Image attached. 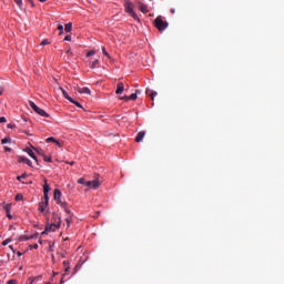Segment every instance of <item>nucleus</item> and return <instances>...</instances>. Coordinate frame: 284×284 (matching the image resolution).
Returning a JSON list of instances; mask_svg holds the SVG:
<instances>
[{
	"label": "nucleus",
	"mask_w": 284,
	"mask_h": 284,
	"mask_svg": "<svg viewBox=\"0 0 284 284\" xmlns=\"http://www.w3.org/2000/svg\"><path fill=\"white\" fill-rule=\"evenodd\" d=\"M154 26H155V28H158V30H166V28L169 26V21H164L162 14H159L154 19Z\"/></svg>",
	"instance_id": "obj_1"
},
{
	"label": "nucleus",
	"mask_w": 284,
	"mask_h": 284,
	"mask_svg": "<svg viewBox=\"0 0 284 284\" xmlns=\"http://www.w3.org/2000/svg\"><path fill=\"white\" fill-rule=\"evenodd\" d=\"M29 104L31 109H33V111H36V113H38L39 115H42L43 118L50 116V114L44 109H41L40 106H38L36 102L30 101Z\"/></svg>",
	"instance_id": "obj_2"
},
{
	"label": "nucleus",
	"mask_w": 284,
	"mask_h": 284,
	"mask_svg": "<svg viewBox=\"0 0 284 284\" xmlns=\"http://www.w3.org/2000/svg\"><path fill=\"white\" fill-rule=\"evenodd\" d=\"M125 11L129 12L134 19H138L139 16L134 12V3L132 1H125Z\"/></svg>",
	"instance_id": "obj_3"
},
{
	"label": "nucleus",
	"mask_w": 284,
	"mask_h": 284,
	"mask_svg": "<svg viewBox=\"0 0 284 284\" xmlns=\"http://www.w3.org/2000/svg\"><path fill=\"white\" fill-rule=\"evenodd\" d=\"M101 181L99 179H93V181H87V187L92 190H98L100 187Z\"/></svg>",
	"instance_id": "obj_4"
},
{
	"label": "nucleus",
	"mask_w": 284,
	"mask_h": 284,
	"mask_svg": "<svg viewBox=\"0 0 284 284\" xmlns=\"http://www.w3.org/2000/svg\"><path fill=\"white\" fill-rule=\"evenodd\" d=\"M61 219L58 217V223L54 221V223H51V225L45 226V232H55L58 227H60Z\"/></svg>",
	"instance_id": "obj_5"
},
{
	"label": "nucleus",
	"mask_w": 284,
	"mask_h": 284,
	"mask_svg": "<svg viewBox=\"0 0 284 284\" xmlns=\"http://www.w3.org/2000/svg\"><path fill=\"white\" fill-rule=\"evenodd\" d=\"M62 192L59 189L54 190V201H57L58 205L62 207L63 201H61Z\"/></svg>",
	"instance_id": "obj_6"
},
{
	"label": "nucleus",
	"mask_w": 284,
	"mask_h": 284,
	"mask_svg": "<svg viewBox=\"0 0 284 284\" xmlns=\"http://www.w3.org/2000/svg\"><path fill=\"white\" fill-rule=\"evenodd\" d=\"M78 92L91 95V89H89V87H78Z\"/></svg>",
	"instance_id": "obj_7"
},
{
	"label": "nucleus",
	"mask_w": 284,
	"mask_h": 284,
	"mask_svg": "<svg viewBox=\"0 0 284 284\" xmlns=\"http://www.w3.org/2000/svg\"><path fill=\"white\" fill-rule=\"evenodd\" d=\"M45 141L47 142H55V144H58V146H62V142H60V140H57V138H54L53 135H51L50 138H47Z\"/></svg>",
	"instance_id": "obj_8"
},
{
	"label": "nucleus",
	"mask_w": 284,
	"mask_h": 284,
	"mask_svg": "<svg viewBox=\"0 0 284 284\" xmlns=\"http://www.w3.org/2000/svg\"><path fill=\"white\" fill-rule=\"evenodd\" d=\"M123 91H124V84H123V82H119L118 85H116L115 93L121 94V93H123Z\"/></svg>",
	"instance_id": "obj_9"
},
{
	"label": "nucleus",
	"mask_w": 284,
	"mask_h": 284,
	"mask_svg": "<svg viewBox=\"0 0 284 284\" xmlns=\"http://www.w3.org/2000/svg\"><path fill=\"white\" fill-rule=\"evenodd\" d=\"M27 152H28L29 156H31V159H33L36 161V163H39V160L32 149H28Z\"/></svg>",
	"instance_id": "obj_10"
},
{
	"label": "nucleus",
	"mask_w": 284,
	"mask_h": 284,
	"mask_svg": "<svg viewBox=\"0 0 284 284\" xmlns=\"http://www.w3.org/2000/svg\"><path fill=\"white\" fill-rule=\"evenodd\" d=\"M138 98V93H131V95H124L123 98H121V100H136Z\"/></svg>",
	"instance_id": "obj_11"
},
{
	"label": "nucleus",
	"mask_w": 284,
	"mask_h": 284,
	"mask_svg": "<svg viewBox=\"0 0 284 284\" xmlns=\"http://www.w3.org/2000/svg\"><path fill=\"white\" fill-rule=\"evenodd\" d=\"M146 95H151V100L158 95V91H152V89H146Z\"/></svg>",
	"instance_id": "obj_12"
},
{
	"label": "nucleus",
	"mask_w": 284,
	"mask_h": 284,
	"mask_svg": "<svg viewBox=\"0 0 284 284\" xmlns=\"http://www.w3.org/2000/svg\"><path fill=\"white\" fill-rule=\"evenodd\" d=\"M144 136H145V131H139V133L135 138L136 142H142Z\"/></svg>",
	"instance_id": "obj_13"
},
{
	"label": "nucleus",
	"mask_w": 284,
	"mask_h": 284,
	"mask_svg": "<svg viewBox=\"0 0 284 284\" xmlns=\"http://www.w3.org/2000/svg\"><path fill=\"white\" fill-rule=\"evenodd\" d=\"M4 210H6V213H7L8 219L11 220V219H12L11 205H10V204L4 205Z\"/></svg>",
	"instance_id": "obj_14"
},
{
	"label": "nucleus",
	"mask_w": 284,
	"mask_h": 284,
	"mask_svg": "<svg viewBox=\"0 0 284 284\" xmlns=\"http://www.w3.org/2000/svg\"><path fill=\"white\" fill-rule=\"evenodd\" d=\"M22 163H26V165H29V168H32V160L30 158H21Z\"/></svg>",
	"instance_id": "obj_15"
},
{
	"label": "nucleus",
	"mask_w": 284,
	"mask_h": 284,
	"mask_svg": "<svg viewBox=\"0 0 284 284\" xmlns=\"http://www.w3.org/2000/svg\"><path fill=\"white\" fill-rule=\"evenodd\" d=\"M61 91H62V93H63V95H64V98H65L67 100H70V102H74V101H73V98H71V97L69 95V93H68V91H65V89H61Z\"/></svg>",
	"instance_id": "obj_16"
},
{
	"label": "nucleus",
	"mask_w": 284,
	"mask_h": 284,
	"mask_svg": "<svg viewBox=\"0 0 284 284\" xmlns=\"http://www.w3.org/2000/svg\"><path fill=\"white\" fill-rule=\"evenodd\" d=\"M65 221H67L68 227H70V225H71V223H72V221H73V214H72V212H70V214H69V216H67Z\"/></svg>",
	"instance_id": "obj_17"
},
{
	"label": "nucleus",
	"mask_w": 284,
	"mask_h": 284,
	"mask_svg": "<svg viewBox=\"0 0 284 284\" xmlns=\"http://www.w3.org/2000/svg\"><path fill=\"white\" fill-rule=\"evenodd\" d=\"M140 10L142 12H149V6L146 3H140Z\"/></svg>",
	"instance_id": "obj_18"
},
{
	"label": "nucleus",
	"mask_w": 284,
	"mask_h": 284,
	"mask_svg": "<svg viewBox=\"0 0 284 284\" xmlns=\"http://www.w3.org/2000/svg\"><path fill=\"white\" fill-rule=\"evenodd\" d=\"M38 234H32L31 236H21L20 241H29L30 239H37Z\"/></svg>",
	"instance_id": "obj_19"
},
{
	"label": "nucleus",
	"mask_w": 284,
	"mask_h": 284,
	"mask_svg": "<svg viewBox=\"0 0 284 284\" xmlns=\"http://www.w3.org/2000/svg\"><path fill=\"white\" fill-rule=\"evenodd\" d=\"M39 210H40V212H45V210H47L45 201H42L41 203H39Z\"/></svg>",
	"instance_id": "obj_20"
},
{
	"label": "nucleus",
	"mask_w": 284,
	"mask_h": 284,
	"mask_svg": "<svg viewBox=\"0 0 284 284\" xmlns=\"http://www.w3.org/2000/svg\"><path fill=\"white\" fill-rule=\"evenodd\" d=\"M61 207H63V209H64V211L67 212V214H68V215H70V214H71V210H69V207H68V203H65V202L61 203Z\"/></svg>",
	"instance_id": "obj_21"
},
{
	"label": "nucleus",
	"mask_w": 284,
	"mask_h": 284,
	"mask_svg": "<svg viewBox=\"0 0 284 284\" xmlns=\"http://www.w3.org/2000/svg\"><path fill=\"white\" fill-rule=\"evenodd\" d=\"M50 192V185L48 183V181L44 182V185H43V193H48L49 194Z\"/></svg>",
	"instance_id": "obj_22"
},
{
	"label": "nucleus",
	"mask_w": 284,
	"mask_h": 284,
	"mask_svg": "<svg viewBox=\"0 0 284 284\" xmlns=\"http://www.w3.org/2000/svg\"><path fill=\"white\" fill-rule=\"evenodd\" d=\"M49 201H50L49 193H44V206H45V209L49 205Z\"/></svg>",
	"instance_id": "obj_23"
},
{
	"label": "nucleus",
	"mask_w": 284,
	"mask_h": 284,
	"mask_svg": "<svg viewBox=\"0 0 284 284\" xmlns=\"http://www.w3.org/2000/svg\"><path fill=\"white\" fill-rule=\"evenodd\" d=\"M71 30H72V22L69 21V23L65 24V31H67V32H71Z\"/></svg>",
	"instance_id": "obj_24"
},
{
	"label": "nucleus",
	"mask_w": 284,
	"mask_h": 284,
	"mask_svg": "<svg viewBox=\"0 0 284 284\" xmlns=\"http://www.w3.org/2000/svg\"><path fill=\"white\" fill-rule=\"evenodd\" d=\"M100 64V60H94L91 64V69H97V67Z\"/></svg>",
	"instance_id": "obj_25"
},
{
	"label": "nucleus",
	"mask_w": 284,
	"mask_h": 284,
	"mask_svg": "<svg viewBox=\"0 0 284 284\" xmlns=\"http://www.w3.org/2000/svg\"><path fill=\"white\" fill-rule=\"evenodd\" d=\"M102 52H103V55H105L106 58H110V53H108L105 47H102Z\"/></svg>",
	"instance_id": "obj_26"
},
{
	"label": "nucleus",
	"mask_w": 284,
	"mask_h": 284,
	"mask_svg": "<svg viewBox=\"0 0 284 284\" xmlns=\"http://www.w3.org/2000/svg\"><path fill=\"white\" fill-rule=\"evenodd\" d=\"M44 161H45L47 163H52V158H51V155H49V158H48V155H44Z\"/></svg>",
	"instance_id": "obj_27"
},
{
	"label": "nucleus",
	"mask_w": 284,
	"mask_h": 284,
	"mask_svg": "<svg viewBox=\"0 0 284 284\" xmlns=\"http://www.w3.org/2000/svg\"><path fill=\"white\" fill-rule=\"evenodd\" d=\"M48 44H50L49 40H42L41 47H47Z\"/></svg>",
	"instance_id": "obj_28"
},
{
	"label": "nucleus",
	"mask_w": 284,
	"mask_h": 284,
	"mask_svg": "<svg viewBox=\"0 0 284 284\" xmlns=\"http://www.w3.org/2000/svg\"><path fill=\"white\" fill-rule=\"evenodd\" d=\"M12 239H6L4 241H2V245H8L9 243H11Z\"/></svg>",
	"instance_id": "obj_29"
},
{
	"label": "nucleus",
	"mask_w": 284,
	"mask_h": 284,
	"mask_svg": "<svg viewBox=\"0 0 284 284\" xmlns=\"http://www.w3.org/2000/svg\"><path fill=\"white\" fill-rule=\"evenodd\" d=\"M7 142H11V138H3L2 139V144H7Z\"/></svg>",
	"instance_id": "obj_30"
},
{
	"label": "nucleus",
	"mask_w": 284,
	"mask_h": 284,
	"mask_svg": "<svg viewBox=\"0 0 284 284\" xmlns=\"http://www.w3.org/2000/svg\"><path fill=\"white\" fill-rule=\"evenodd\" d=\"M78 183H80V185H87L85 179H79Z\"/></svg>",
	"instance_id": "obj_31"
},
{
	"label": "nucleus",
	"mask_w": 284,
	"mask_h": 284,
	"mask_svg": "<svg viewBox=\"0 0 284 284\" xmlns=\"http://www.w3.org/2000/svg\"><path fill=\"white\" fill-rule=\"evenodd\" d=\"M92 55H95V51H89L87 53V58H91Z\"/></svg>",
	"instance_id": "obj_32"
},
{
	"label": "nucleus",
	"mask_w": 284,
	"mask_h": 284,
	"mask_svg": "<svg viewBox=\"0 0 284 284\" xmlns=\"http://www.w3.org/2000/svg\"><path fill=\"white\" fill-rule=\"evenodd\" d=\"M23 199V194H17L16 201H21Z\"/></svg>",
	"instance_id": "obj_33"
},
{
	"label": "nucleus",
	"mask_w": 284,
	"mask_h": 284,
	"mask_svg": "<svg viewBox=\"0 0 284 284\" xmlns=\"http://www.w3.org/2000/svg\"><path fill=\"white\" fill-rule=\"evenodd\" d=\"M17 283V278H9L8 284H16Z\"/></svg>",
	"instance_id": "obj_34"
},
{
	"label": "nucleus",
	"mask_w": 284,
	"mask_h": 284,
	"mask_svg": "<svg viewBox=\"0 0 284 284\" xmlns=\"http://www.w3.org/2000/svg\"><path fill=\"white\" fill-rule=\"evenodd\" d=\"M16 3H18V6H20V8L23 6V1L22 0H14Z\"/></svg>",
	"instance_id": "obj_35"
},
{
	"label": "nucleus",
	"mask_w": 284,
	"mask_h": 284,
	"mask_svg": "<svg viewBox=\"0 0 284 284\" xmlns=\"http://www.w3.org/2000/svg\"><path fill=\"white\" fill-rule=\"evenodd\" d=\"M64 40H65L67 42H71L72 38H71V36H65Z\"/></svg>",
	"instance_id": "obj_36"
},
{
	"label": "nucleus",
	"mask_w": 284,
	"mask_h": 284,
	"mask_svg": "<svg viewBox=\"0 0 284 284\" xmlns=\"http://www.w3.org/2000/svg\"><path fill=\"white\" fill-rule=\"evenodd\" d=\"M73 104H75L77 106H82V104L80 102H78L77 100H73Z\"/></svg>",
	"instance_id": "obj_37"
},
{
	"label": "nucleus",
	"mask_w": 284,
	"mask_h": 284,
	"mask_svg": "<svg viewBox=\"0 0 284 284\" xmlns=\"http://www.w3.org/2000/svg\"><path fill=\"white\" fill-rule=\"evenodd\" d=\"M1 122H7V118L4 116V115H2L1 118H0V123Z\"/></svg>",
	"instance_id": "obj_38"
},
{
	"label": "nucleus",
	"mask_w": 284,
	"mask_h": 284,
	"mask_svg": "<svg viewBox=\"0 0 284 284\" xmlns=\"http://www.w3.org/2000/svg\"><path fill=\"white\" fill-rule=\"evenodd\" d=\"M58 30H60V32H63V24H59Z\"/></svg>",
	"instance_id": "obj_39"
},
{
	"label": "nucleus",
	"mask_w": 284,
	"mask_h": 284,
	"mask_svg": "<svg viewBox=\"0 0 284 284\" xmlns=\"http://www.w3.org/2000/svg\"><path fill=\"white\" fill-rule=\"evenodd\" d=\"M14 126H16V125L12 124V123H9V124H8V128H9V129H13Z\"/></svg>",
	"instance_id": "obj_40"
},
{
	"label": "nucleus",
	"mask_w": 284,
	"mask_h": 284,
	"mask_svg": "<svg viewBox=\"0 0 284 284\" xmlns=\"http://www.w3.org/2000/svg\"><path fill=\"white\" fill-rule=\"evenodd\" d=\"M3 91H4L3 87H0V95H2Z\"/></svg>",
	"instance_id": "obj_41"
},
{
	"label": "nucleus",
	"mask_w": 284,
	"mask_h": 284,
	"mask_svg": "<svg viewBox=\"0 0 284 284\" xmlns=\"http://www.w3.org/2000/svg\"><path fill=\"white\" fill-rule=\"evenodd\" d=\"M38 247H39V244H38V243H34L33 248H34V250H38Z\"/></svg>",
	"instance_id": "obj_42"
},
{
	"label": "nucleus",
	"mask_w": 284,
	"mask_h": 284,
	"mask_svg": "<svg viewBox=\"0 0 284 284\" xmlns=\"http://www.w3.org/2000/svg\"><path fill=\"white\" fill-rule=\"evenodd\" d=\"M30 3H31V6H34V1L33 0H28Z\"/></svg>",
	"instance_id": "obj_43"
},
{
	"label": "nucleus",
	"mask_w": 284,
	"mask_h": 284,
	"mask_svg": "<svg viewBox=\"0 0 284 284\" xmlns=\"http://www.w3.org/2000/svg\"><path fill=\"white\" fill-rule=\"evenodd\" d=\"M9 247H10L13 252H16L13 245H9Z\"/></svg>",
	"instance_id": "obj_44"
},
{
	"label": "nucleus",
	"mask_w": 284,
	"mask_h": 284,
	"mask_svg": "<svg viewBox=\"0 0 284 284\" xmlns=\"http://www.w3.org/2000/svg\"><path fill=\"white\" fill-rule=\"evenodd\" d=\"M17 254H18V256H22L23 253L22 252H17Z\"/></svg>",
	"instance_id": "obj_45"
},
{
	"label": "nucleus",
	"mask_w": 284,
	"mask_h": 284,
	"mask_svg": "<svg viewBox=\"0 0 284 284\" xmlns=\"http://www.w3.org/2000/svg\"><path fill=\"white\" fill-rule=\"evenodd\" d=\"M28 174H22V179H27Z\"/></svg>",
	"instance_id": "obj_46"
},
{
	"label": "nucleus",
	"mask_w": 284,
	"mask_h": 284,
	"mask_svg": "<svg viewBox=\"0 0 284 284\" xmlns=\"http://www.w3.org/2000/svg\"><path fill=\"white\" fill-rule=\"evenodd\" d=\"M22 179H23L22 175H21V176H18V181H22Z\"/></svg>",
	"instance_id": "obj_47"
},
{
	"label": "nucleus",
	"mask_w": 284,
	"mask_h": 284,
	"mask_svg": "<svg viewBox=\"0 0 284 284\" xmlns=\"http://www.w3.org/2000/svg\"><path fill=\"white\" fill-rule=\"evenodd\" d=\"M6 151H11V149L9 146H6Z\"/></svg>",
	"instance_id": "obj_48"
},
{
	"label": "nucleus",
	"mask_w": 284,
	"mask_h": 284,
	"mask_svg": "<svg viewBox=\"0 0 284 284\" xmlns=\"http://www.w3.org/2000/svg\"><path fill=\"white\" fill-rule=\"evenodd\" d=\"M38 153H43L42 149L38 150Z\"/></svg>",
	"instance_id": "obj_49"
},
{
	"label": "nucleus",
	"mask_w": 284,
	"mask_h": 284,
	"mask_svg": "<svg viewBox=\"0 0 284 284\" xmlns=\"http://www.w3.org/2000/svg\"><path fill=\"white\" fill-rule=\"evenodd\" d=\"M42 234H44V235H45V234H48V232H45V230H43Z\"/></svg>",
	"instance_id": "obj_50"
},
{
	"label": "nucleus",
	"mask_w": 284,
	"mask_h": 284,
	"mask_svg": "<svg viewBox=\"0 0 284 284\" xmlns=\"http://www.w3.org/2000/svg\"><path fill=\"white\" fill-rule=\"evenodd\" d=\"M23 120L27 122V121H28V118H23Z\"/></svg>",
	"instance_id": "obj_51"
},
{
	"label": "nucleus",
	"mask_w": 284,
	"mask_h": 284,
	"mask_svg": "<svg viewBox=\"0 0 284 284\" xmlns=\"http://www.w3.org/2000/svg\"><path fill=\"white\" fill-rule=\"evenodd\" d=\"M39 1L45 2V1H48V0H39Z\"/></svg>",
	"instance_id": "obj_52"
},
{
	"label": "nucleus",
	"mask_w": 284,
	"mask_h": 284,
	"mask_svg": "<svg viewBox=\"0 0 284 284\" xmlns=\"http://www.w3.org/2000/svg\"><path fill=\"white\" fill-rule=\"evenodd\" d=\"M68 270H70V267H67V268H65V272H68Z\"/></svg>",
	"instance_id": "obj_53"
},
{
	"label": "nucleus",
	"mask_w": 284,
	"mask_h": 284,
	"mask_svg": "<svg viewBox=\"0 0 284 284\" xmlns=\"http://www.w3.org/2000/svg\"><path fill=\"white\" fill-rule=\"evenodd\" d=\"M99 215H100V212L97 213V216H99Z\"/></svg>",
	"instance_id": "obj_54"
},
{
	"label": "nucleus",
	"mask_w": 284,
	"mask_h": 284,
	"mask_svg": "<svg viewBox=\"0 0 284 284\" xmlns=\"http://www.w3.org/2000/svg\"><path fill=\"white\" fill-rule=\"evenodd\" d=\"M171 11H172V12H175V10H174V9H172Z\"/></svg>",
	"instance_id": "obj_55"
}]
</instances>
